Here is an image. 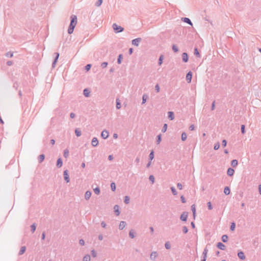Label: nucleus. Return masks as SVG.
<instances>
[{
  "label": "nucleus",
  "mask_w": 261,
  "mask_h": 261,
  "mask_svg": "<svg viewBox=\"0 0 261 261\" xmlns=\"http://www.w3.org/2000/svg\"><path fill=\"white\" fill-rule=\"evenodd\" d=\"M168 127V125L166 123H165L162 127V133H165L167 130Z\"/></svg>",
  "instance_id": "09e8293b"
},
{
  "label": "nucleus",
  "mask_w": 261,
  "mask_h": 261,
  "mask_svg": "<svg viewBox=\"0 0 261 261\" xmlns=\"http://www.w3.org/2000/svg\"><path fill=\"white\" fill-rule=\"evenodd\" d=\"M31 231L32 232V233H34L36 229V224L33 223V224H32L31 226Z\"/></svg>",
  "instance_id": "37998d69"
},
{
  "label": "nucleus",
  "mask_w": 261,
  "mask_h": 261,
  "mask_svg": "<svg viewBox=\"0 0 261 261\" xmlns=\"http://www.w3.org/2000/svg\"><path fill=\"white\" fill-rule=\"evenodd\" d=\"M94 192L96 195H99L100 192V188L98 187H96L95 188L93 189Z\"/></svg>",
  "instance_id": "4c0bfd02"
},
{
  "label": "nucleus",
  "mask_w": 261,
  "mask_h": 261,
  "mask_svg": "<svg viewBox=\"0 0 261 261\" xmlns=\"http://www.w3.org/2000/svg\"><path fill=\"white\" fill-rule=\"evenodd\" d=\"M181 21L184 22H186L189 24H190V25L192 26L193 25V23L192 22V21H191V20L188 18V17H182L181 19Z\"/></svg>",
  "instance_id": "9b49d317"
},
{
  "label": "nucleus",
  "mask_w": 261,
  "mask_h": 261,
  "mask_svg": "<svg viewBox=\"0 0 261 261\" xmlns=\"http://www.w3.org/2000/svg\"><path fill=\"white\" fill-rule=\"evenodd\" d=\"M102 0H98L96 3H95V6L96 7H99L101 6V5L102 4Z\"/></svg>",
  "instance_id": "603ef678"
},
{
  "label": "nucleus",
  "mask_w": 261,
  "mask_h": 261,
  "mask_svg": "<svg viewBox=\"0 0 261 261\" xmlns=\"http://www.w3.org/2000/svg\"><path fill=\"white\" fill-rule=\"evenodd\" d=\"M54 55H55V59L53 62V63H52V67L53 68H55V66H56V63L58 61V60L59 59V56H60V54L59 53H55L54 54Z\"/></svg>",
  "instance_id": "39448f33"
},
{
  "label": "nucleus",
  "mask_w": 261,
  "mask_h": 261,
  "mask_svg": "<svg viewBox=\"0 0 261 261\" xmlns=\"http://www.w3.org/2000/svg\"><path fill=\"white\" fill-rule=\"evenodd\" d=\"M228 237L226 234H223L221 237L222 241L224 243H226L228 241Z\"/></svg>",
  "instance_id": "a878e982"
},
{
  "label": "nucleus",
  "mask_w": 261,
  "mask_h": 261,
  "mask_svg": "<svg viewBox=\"0 0 261 261\" xmlns=\"http://www.w3.org/2000/svg\"><path fill=\"white\" fill-rule=\"evenodd\" d=\"M70 19V24L68 29V33L69 34H71L73 33L74 29L77 24V17L76 15H72Z\"/></svg>",
  "instance_id": "f257e3e1"
},
{
  "label": "nucleus",
  "mask_w": 261,
  "mask_h": 261,
  "mask_svg": "<svg viewBox=\"0 0 261 261\" xmlns=\"http://www.w3.org/2000/svg\"><path fill=\"white\" fill-rule=\"evenodd\" d=\"M191 210L193 213V215L194 217V218L195 219V216H196V208L195 204H193L191 206Z\"/></svg>",
  "instance_id": "c756f323"
},
{
  "label": "nucleus",
  "mask_w": 261,
  "mask_h": 261,
  "mask_svg": "<svg viewBox=\"0 0 261 261\" xmlns=\"http://www.w3.org/2000/svg\"><path fill=\"white\" fill-rule=\"evenodd\" d=\"M230 190L228 187H225L224 189V193L225 195H228L230 194Z\"/></svg>",
  "instance_id": "bb28decb"
},
{
  "label": "nucleus",
  "mask_w": 261,
  "mask_h": 261,
  "mask_svg": "<svg viewBox=\"0 0 261 261\" xmlns=\"http://www.w3.org/2000/svg\"><path fill=\"white\" fill-rule=\"evenodd\" d=\"M234 173V170L231 168H229L227 171V174L228 176H231Z\"/></svg>",
  "instance_id": "2eb2a0df"
},
{
  "label": "nucleus",
  "mask_w": 261,
  "mask_h": 261,
  "mask_svg": "<svg viewBox=\"0 0 261 261\" xmlns=\"http://www.w3.org/2000/svg\"><path fill=\"white\" fill-rule=\"evenodd\" d=\"M217 248L222 250H225L226 249L225 246L221 242H218L217 244Z\"/></svg>",
  "instance_id": "ddd939ff"
},
{
  "label": "nucleus",
  "mask_w": 261,
  "mask_h": 261,
  "mask_svg": "<svg viewBox=\"0 0 261 261\" xmlns=\"http://www.w3.org/2000/svg\"><path fill=\"white\" fill-rule=\"evenodd\" d=\"M98 144V140L96 137H94L91 141V145L93 147H96Z\"/></svg>",
  "instance_id": "f8f14e48"
},
{
  "label": "nucleus",
  "mask_w": 261,
  "mask_h": 261,
  "mask_svg": "<svg viewBox=\"0 0 261 261\" xmlns=\"http://www.w3.org/2000/svg\"><path fill=\"white\" fill-rule=\"evenodd\" d=\"M148 98V95L146 94H144L142 96V104H144L147 100V99Z\"/></svg>",
  "instance_id": "7c9ffc66"
},
{
  "label": "nucleus",
  "mask_w": 261,
  "mask_h": 261,
  "mask_svg": "<svg viewBox=\"0 0 261 261\" xmlns=\"http://www.w3.org/2000/svg\"><path fill=\"white\" fill-rule=\"evenodd\" d=\"M177 187L179 189V190H181L182 189V186L181 185V184L178 182L177 184Z\"/></svg>",
  "instance_id": "338daca9"
},
{
  "label": "nucleus",
  "mask_w": 261,
  "mask_h": 261,
  "mask_svg": "<svg viewBox=\"0 0 261 261\" xmlns=\"http://www.w3.org/2000/svg\"><path fill=\"white\" fill-rule=\"evenodd\" d=\"M220 147V143L219 142L216 143L214 147L215 150H218Z\"/></svg>",
  "instance_id": "bf43d9fd"
},
{
  "label": "nucleus",
  "mask_w": 261,
  "mask_h": 261,
  "mask_svg": "<svg viewBox=\"0 0 261 261\" xmlns=\"http://www.w3.org/2000/svg\"><path fill=\"white\" fill-rule=\"evenodd\" d=\"M63 176L64 180L66 181L67 183L70 181V178L68 174V171L67 170H65L63 172Z\"/></svg>",
  "instance_id": "7ed1b4c3"
},
{
  "label": "nucleus",
  "mask_w": 261,
  "mask_h": 261,
  "mask_svg": "<svg viewBox=\"0 0 261 261\" xmlns=\"http://www.w3.org/2000/svg\"><path fill=\"white\" fill-rule=\"evenodd\" d=\"M238 256L239 257V258L241 259V260H244L245 259V255L244 254V253L242 251H240L239 252H238Z\"/></svg>",
  "instance_id": "4468645a"
},
{
  "label": "nucleus",
  "mask_w": 261,
  "mask_h": 261,
  "mask_svg": "<svg viewBox=\"0 0 261 261\" xmlns=\"http://www.w3.org/2000/svg\"><path fill=\"white\" fill-rule=\"evenodd\" d=\"M207 207H208V210H211L213 209V206H212V204L211 202H208L207 203Z\"/></svg>",
  "instance_id": "052dcab7"
},
{
  "label": "nucleus",
  "mask_w": 261,
  "mask_h": 261,
  "mask_svg": "<svg viewBox=\"0 0 261 261\" xmlns=\"http://www.w3.org/2000/svg\"><path fill=\"white\" fill-rule=\"evenodd\" d=\"M5 56L8 58H12L13 57V53L11 51H8L5 54Z\"/></svg>",
  "instance_id": "c03bdc74"
},
{
  "label": "nucleus",
  "mask_w": 261,
  "mask_h": 261,
  "mask_svg": "<svg viewBox=\"0 0 261 261\" xmlns=\"http://www.w3.org/2000/svg\"><path fill=\"white\" fill-rule=\"evenodd\" d=\"M165 247L167 249H170L171 248V245L169 242H167L165 243Z\"/></svg>",
  "instance_id": "3c124183"
},
{
  "label": "nucleus",
  "mask_w": 261,
  "mask_h": 261,
  "mask_svg": "<svg viewBox=\"0 0 261 261\" xmlns=\"http://www.w3.org/2000/svg\"><path fill=\"white\" fill-rule=\"evenodd\" d=\"M235 228H236V223L233 222L231 223V225L230 226V230L231 231H233L235 229Z\"/></svg>",
  "instance_id": "de8ad7c7"
},
{
  "label": "nucleus",
  "mask_w": 261,
  "mask_h": 261,
  "mask_svg": "<svg viewBox=\"0 0 261 261\" xmlns=\"http://www.w3.org/2000/svg\"><path fill=\"white\" fill-rule=\"evenodd\" d=\"M75 134L77 137H80L82 135L81 131L79 128H76L75 129Z\"/></svg>",
  "instance_id": "cd10ccee"
},
{
  "label": "nucleus",
  "mask_w": 261,
  "mask_h": 261,
  "mask_svg": "<svg viewBox=\"0 0 261 261\" xmlns=\"http://www.w3.org/2000/svg\"><path fill=\"white\" fill-rule=\"evenodd\" d=\"M241 133L243 134L245 133V125L244 124L241 125Z\"/></svg>",
  "instance_id": "864d4df0"
},
{
  "label": "nucleus",
  "mask_w": 261,
  "mask_h": 261,
  "mask_svg": "<svg viewBox=\"0 0 261 261\" xmlns=\"http://www.w3.org/2000/svg\"><path fill=\"white\" fill-rule=\"evenodd\" d=\"M227 145V141L226 140L224 139L222 142V145L223 147H225Z\"/></svg>",
  "instance_id": "0e129e2a"
},
{
  "label": "nucleus",
  "mask_w": 261,
  "mask_h": 261,
  "mask_svg": "<svg viewBox=\"0 0 261 261\" xmlns=\"http://www.w3.org/2000/svg\"><path fill=\"white\" fill-rule=\"evenodd\" d=\"M158 256V253L156 251H153L151 253L150 258L152 260H155L156 258Z\"/></svg>",
  "instance_id": "1a4fd4ad"
},
{
  "label": "nucleus",
  "mask_w": 261,
  "mask_h": 261,
  "mask_svg": "<svg viewBox=\"0 0 261 261\" xmlns=\"http://www.w3.org/2000/svg\"><path fill=\"white\" fill-rule=\"evenodd\" d=\"M142 41V39L141 38H137L134 39L132 40V43L133 45L138 46L139 43Z\"/></svg>",
  "instance_id": "423d86ee"
},
{
  "label": "nucleus",
  "mask_w": 261,
  "mask_h": 261,
  "mask_svg": "<svg viewBox=\"0 0 261 261\" xmlns=\"http://www.w3.org/2000/svg\"><path fill=\"white\" fill-rule=\"evenodd\" d=\"M181 201L182 203H185L186 202V199L183 195H181L180 197Z\"/></svg>",
  "instance_id": "69168bd1"
},
{
  "label": "nucleus",
  "mask_w": 261,
  "mask_h": 261,
  "mask_svg": "<svg viewBox=\"0 0 261 261\" xmlns=\"http://www.w3.org/2000/svg\"><path fill=\"white\" fill-rule=\"evenodd\" d=\"M90 256L89 254L86 255L83 259V261H90Z\"/></svg>",
  "instance_id": "ea45409f"
},
{
  "label": "nucleus",
  "mask_w": 261,
  "mask_h": 261,
  "mask_svg": "<svg viewBox=\"0 0 261 261\" xmlns=\"http://www.w3.org/2000/svg\"><path fill=\"white\" fill-rule=\"evenodd\" d=\"M90 91L88 88L85 89L83 91V94L86 97H88L90 96Z\"/></svg>",
  "instance_id": "dca6fc26"
},
{
  "label": "nucleus",
  "mask_w": 261,
  "mask_h": 261,
  "mask_svg": "<svg viewBox=\"0 0 261 261\" xmlns=\"http://www.w3.org/2000/svg\"><path fill=\"white\" fill-rule=\"evenodd\" d=\"M162 140V135L159 134L156 137V143L157 144H159Z\"/></svg>",
  "instance_id": "2f4dec72"
},
{
  "label": "nucleus",
  "mask_w": 261,
  "mask_h": 261,
  "mask_svg": "<svg viewBox=\"0 0 261 261\" xmlns=\"http://www.w3.org/2000/svg\"><path fill=\"white\" fill-rule=\"evenodd\" d=\"M123 59V55L122 54H119L118 59H117V63L120 64L122 62V60Z\"/></svg>",
  "instance_id": "473e14b6"
},
{
  "label": "nucleus",
  "mask_w": 261,
  "mask_h": 261,
  "mask_svg": "<svg viewBox=\"0 0 261 261\" xmlns=\"http://www.w3.org/2000/svg\"><path fill=\"white\" fill-rule=\"evenodd\" d=\"M119 206L118 205H115L114 206V210L115 214L116 216H119L120 215V212L119 211Z\"/></svg>",
  "instance_id": "6ab92c4d"
},
{
  "label": "nucleus",
  "mask_w": 261,
  "mask_h": 261,
  "mask_svg": "<svg viewBox=\"0 0 261 261\" xmlns=\"http://www.w3.org/2000/svg\"><path fill=\"white\" fill-rule=\"evenodd\" d=\"M91 196V192L89 191H87L86 192L85 194V198L86 200H88L90 199V197Z\"/></svg>",
  "instance_id": "aec40b11"
},
{
  "label": "nucleus",
  "mask_w": 261,
  "mask_h": 261,
  "mask_svg": "<svg viewBox=\"0 0 261 261\" xmlns=\"http://www.w3.org/2000/svg\"><path fill=\"white\" fill-rule=\"evenodd\" d=\"M155 90L156 91V92L157 93L159 92H160V86L159 85V84H156L155 86Z\"/></svg>",
  "instance_id": "680f3d73"
},
{
  "label": "nucleus",
  "mask_w": 261,
  "mask_h": 261,
  "mask_svg": "<svg viewBox=\"0 0 261 261\" xmlns=\"http://www.w3.org/2000/svg\"><path fill=\"white\" fill-rule=\"evenodd\" d=\"M121 107L120 100L119 99H116V108L117 109H120Z\"/></svg>",
  "instance_id": "f704fd0d"
},
{
  "label": "nucleus",
  "mask_w": 261,
  "mask_h": 261,
  "mask_svg": "<svg viewBox=\"0 0 261 261\" xmlns=\"http://www.w3.org/2000/svg\"><path fill=\"white\" fill-rule=\"evenodd\" d=\"M108 63L107 62H102L101 64V67L102 68H105L107 67V66H108Z\"/></svg>",
  "instance_id": "4d7b16f0"
},
{
  "label": "nucleus",
  "mask_w": 261,
  "mask_h": 261,
  "mask_svg": "<svg viewBox=\"0 0 261 261\" xmlns=\"http://www.w3.org/2000/svg\"><path fill=\"white\" fill-rule=\"evenodd\" d=\"M208 252V249L207 247H206L202 252V257H207V254Z\"/></svg>",
  "instance_id": "c9c22d12"
},
{
  "label": "nucleus",
  "mask_w": 261,
  "mask_h": 261,
  "mask_svg": "<svg viewBox=\"0 0 261 261\" xmlns=\"http://www.w3.org/2000/svg\"><path fill=\"white\" fill-rule=\"evenodd\" d=\"M187 136L186 133L185 132H183L181 134V140L183 141H185L187 139Z\"/></svg>",
  "instance_id": "a19ab883"
},
{
  "label": "nucleus",
  "mask_w": 261,
  "mask_h": 261,
  "mask_svg": "<svg viewBox=\"0 0 261 261\" xmlns=\"http://www.w3.org/2000/svg\"><path fill=\"white\" fill-rule=\"evenodd\" d=\"M45 159V155L44 154H41L38 156V162L39 163H41Z\"/></svg>",
  "instance_id": "4be33fe9"
},
{
  "label": "nucleus",
  "mask_w": 261,
  "mask_h": 261,
  "mask_svg": "<svg viewBox=\"0 0 261 261\" xmlns=\"http://www.w3.org/2000/svg\"><path fill=\"white\" fill-rule=\"evenodd\" d=\"M182 232L185 234L187 233L188 232V229L187 226H184L182 227Z\"/></svg>",
  "instance_id": "6e6d98bb"
},
{
  "label": "nucleus",
  "mask_w": 261,
  "mask_h": 261,
  "mask_svg": "<svg viewBox=\"0 0 261 261\" xmlns=\"http://www.w3.org/2000/svg\"><path fill=\"white\" fill-rule=\"evenodd\" d=\"M26 250V247L25 246H22L19 251L18 255H22Z\"/></svg>",
  "instance_id": "5701e85b"
},
{
  "label": "nucleus",
  "mask_w": 261,
  "mask_h": 261,
  "mask_svg": "<svg viewBox=\"0 0 261 261\" xmlns=\"http://www.w3.org/2000/svg\"><path fill=\"white\" fill-rule=\"evenodd\" d=\"M154 158V151L153 150H151L149 155V159L151 161Z\"/></svg>",
  "instance_id": "49530a36"
},
{
  "label": "nucleus",
  "mask_w": 261,
  "mask_h": 261,
  "mask_svg": "<svg viewBox=\"0 0 261 261\" xmlns=\"http://www.w3.org/2000/svg\"><path fill=\"white\" fill-rule=\"evenodd\" d=\"M182 60L185 63H187L189 60L188 55L187 53H183L182 54Z\"/></svg>",
  "instance_id": "9d476101"
},
{
  "label": "nucleus",
  "mask_w": 261,
  "mask_h": 261,
  "mask_svg": "<svg viewBox=\"0 0 261 261\" xmlns=\"http://www.w3.org/2000/svg\"><path fill=\"white\" fill-rule=\"evenodd\" d=\"M164 58V56L163 55H161L160 56L159 59V62H158L159 65L160 66L162 64Z\"/></svg>",
  "instance_id": "c85d7f7f"
},
{
  "label": "nucleus",
  "mask_w": 261,
  "mask_h": 261,
  "mask_svg": "<svg viewBox=\"0 0 261 261\" xmlns=\"http://www.w3.org/2000/svg\"><path fill=\"white\" fill-rule=\"evenodd\" d=\"M113 29L116 33L122 32L124 31V28L121 26L117 25L116 23H114L112 25Z\"/></svg>",
  "instance_id": "f03ea898"
},
{
  "label": "nucleus",
  "mask_w": 261,
  "mask_h": 261,
  "mask_svg": "<svg viewBox=\"0 0 261 261\" xmlns=\"http://www.w3.org/2000/svg\"><path fill=\"white\" fill-rule=\"evenodd\" d=\"M111 190L113 191H115L116 190V185H115V182H113L111 184Z\"/></svg>",
  "instance_id": "8fccbe9b"
},
{
  "label": "nucleus",
  "mask_w": 261,
  "mask_h": 261,
  "mask_svg": "<svg viewBox=\"0 0 261 261\" xmlns=\"http://www.w3.org/2000/svg\"><path fill=\"white\" fill-rule=\"evenodd\" d=\"M170 189L173 195H176L177 194V192L176 191L175 188L174 187H171Z\"/></svg>",
  "instance_id": "a18cd8bd"
},
{
  "label": "nucleus",
  "mask_w": 261,
  "mask_h": 261,
  "mask_svg": "<svg viewBox=\"0 0 261 261\" xmlns=\"http://www.w3.org/2000/svg\"><path fill=\"white\" fill-rule=\"evenodd\" d=\"M109 136V133L108 130L105 129L103 131H102V132L101 133V137L103 139H107L108 138Z\"/></svg>",
  "instance_id": "0eeeda50"
},
{
  "label": "nucleus",
  "mask_w": 261,
  "mask_h": 261,
  "mask_svg": "<svg viewBox=\"0 0 261 261\" xmlns=\"http://www.w3.org/2000/svg\"><path fill=\"white\" fill-rule=\"evenodd\" d=\"M172 49L173 50V51L174 52V53H177L178 51V47L175 44H173L172 46Z\"/></svg>",
  "instance_id": "e433bc0d"
},
{
  "label": "nucleus",
  "mask_w": 261,
  "mask_h": 261,
  "mask_svg": "<svg viewBox=\"0 0 261 261\" xmlns=\"http://www.w3.org/2000/svg\"><path fill=\"white\" fill-rule=\"evenodd\" d=\"M126 225V222L125 221H122L120 222L119 226V229L120 230H122Z\"/></svg>",
  "instance_id": "412c9836"
},
{
  "label": "nucleus",
  "mask_w": 261,
  "mask_h": 261,
  "mask_svg": "<svg viewBox=\"0 0 261 261\" xmlns=\"http://www.w3.org/2000/svg\"><path fill=\"white\" fill-rule=\"evenodd\" d=\"M129 201H130L129 197L128 196H125L124 197V202L125 204H128L129 203Z\"/></svg>",
  "instance_id": "79ce46f5"
},
{
  "label": "nucleus",
  "mask_w": 261,
  "mask_h": 261,
  "mask_svg": "<svg viewBox=\"0 0 261 261\" xmlns=\"http://www.w3.org/2000/svg\"><path fill=\"white\" fill-rule=\"evenodd\" d=\"M194 54L195 56H196L198 58L201 57V55H200V53H199L197 47L194 48Z\"/></svg>",
  "instance_id": "b1692460"
},
{
  "label": "nucleus",
  "mask_w": 261,
  "mask_h": 261,
  "mask_svg": "<svg viewBox=\"0 0 261 261\" xmlns=\"http://www.w3.org/2000/svg\"><path fill=\"white\" fill-rule=\"evenodd\" d=\"M168 117L170 120H172L174 119V114L172 111L168 112Z\"/></svg>",
  "instance_id": "f3484780"
},
{
  "label": "nucleus",
  "mask_w": 261,
  "mask_h": 261,
  "mask_svg": "<svg viewBox=\"0 0 261 261\" xmlns=\"http://www.w3.org/2000/svg\"><path fill=\"white\" fill-rule=\"evenodd\" d=\"M188 213L187 212H184L182 213V214L180 215V219L182 221H184V222H186L187 221V218H188Z\"/></svg>",
  "instance_id": "20e7f679"
},
{
  "label": "nucleus",
  "mask_w": 261,
  "mask_h": 261,
  "mask_svg": "<svg viewBox=\"0 0 261 261\" xmlns=\"http://www.w3.org/2000/svg\"><path fill=\"white\" fill-rule=\"evenodd\" d=\"M149 179L150 181H151L152 184H153L154 182V177L153 175H150L149 176Z\"/></svg>",
  "instance_id": "5fc2aeb1"
},
{
  "label": "nucleus",
  "mask_w": 261,
  "mask_h": 261,
  "mask_svg": "<svg viewBox=\"0 0 261 261\" xmlns=\"http://www.w3.org/2000/svg\"><path fill=\"white\" fill-rule=\"evenodd\" d=\"M63 162L61 158H59L57 161L56 166L58 168H61L62 166Z\"/></svg>",
  "instance_id": "a211bd4d"
},
{
  "label": "nucleus",
  "mask_w": 261,
  "mask_h": 261,
  "mask_svg": "<svg viewBox=\"0 0 261 261\" xmlns=\"http://www.w3.org/2000/svg\"><path fill=\"white\" fill-rule=\"evenodd\" d=\"M91 67V65L90 64H87L85 67V70L88 71H89Z\"/></svg>",
  "instance_id": "13d9d810"
},
{
  "label": "nucleus",
  "mask_w": 261,
  "mask_h": 261,
  "mask_svg": "<svg viewBox=\"0 0 261 261\" xmlns=\"http://www.w3.org/2000/svg\"><path fill=\"white\" fill-rule=\"evenodd\" d=\"M69 150L67 149H66L64 150V156L65 158H67L69 156Z\"/></svg>",
  "instance_id": "58836bf2"
},
{
  "label": "nucleus",
  "mask_w": 261,
  "mask_h": 261,
  "mask_svg": "<svg viewBox=\"0 0 261 261\" xmlns=\"http://www.w3.org/2000/svg\"><path fill=\"white\" fill-rule=\"evenodd\" d=\"M79 244L82 245V246H83L85 244V242L84 241V240L83 239H80V241H79Z\"/></svg>",
  "instance_id": "774afa93"
},
{
  "label": "nucleus",
  "mask_w": 261,
  "mask_h": 261,
  "mask_svg": "<svg viewBox=\"0 0 261 261\" xmlns=\"http://www.w3.org/2000/svg\"><path fill=\"white\" fill-rule=\"evenodd\" d=\"M135 232L133 229L130 230L129 232V237L132 239L134 238L135 237Z\"/></svg>",
  "instance_id": "72a5a7b5"
},
{
  "label": "nucleus",
  "mask_w": 261,
  "mask_h": 261,
  "mask_svg": "<svg viewBox=\"0 0 261 261\" xmlns=\"http://www.w3.org/2000/svg\"><path fill=\"white\" fill-rule=\"evenodd\" d=\"M91 255L93 257H95L97 255V253L94 250L91 251Z\"/></svg>",
  "instance_id": "e2e57ef3"
},
{
  "label": "nucleus",
  "mask_w": 261,
  "mask_h": 261,
  "mask_svg": "<svg viewBox=\"0 0 261 261\" xmlns=\"http://www.w3.org/2000/svg\"><path fill=\"white\" fill-rule=\"evenodd\" d=\"M238 164V162L237 160L236 159H234V160H232L231 162V166L232 167H236L237 166Z\"/></svg>",
  "instance_id": "393cba45"
},
{
  "label": "nucleus",
  "mask_w": 261,
  "mask_h": 261,
  "mask_svg": "<svg viewBox=\"0 0 261 261\" xmlns=\"http://www.w3.org/2000/svg\"><path fill=\"white\" fill-rule=\"evenodd\" d=\"M186 80L188 83L191 82L192 78V73L191 71H189L186 75Z\"/></svg>",
  "instance_id": "6e6552de"
}]
</instances>
